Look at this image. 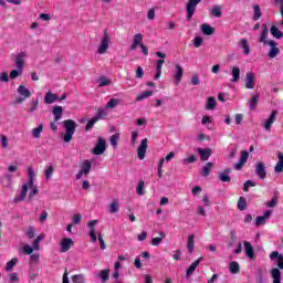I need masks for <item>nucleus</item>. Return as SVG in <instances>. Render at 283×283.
I'll return each mask as SVG.
<instances>
[{
    "mask_svg": "<svg viewBox=\"0 0 283 283\" xmlns=\"http://www.w3.org/2000/svg\"><path fill=\"white\" fill-rule=\"evenodd\" d=\"M211 167H213V163H207L202 170H201V176H203V178H207V176H209V174H211Z\"/></svg>",
    "mask_w": 283,
    "mask_h": 283,
    "instance_id": "obj_41",
    "label": "nucleus"
},
{
    "mask_svg": "<svg viewBox=\"0 0 283 283\" xmlns=\"http://www.w3.org/2000/svg\"><path fill=\"white\" fill-rule=\"evenodd\" d=\"M1 83H10V77L8 76V72L0 73Z\"/></svg>",
    "mask_w": 283,
    "mask_h": 283,
    "instance_id": "obj_60",
    "label": "nucleus"
},
{
    "mask_svg": "<svg viewBox=\"0 0 283 283\" xmlns=\"http://www.w3.org/2000/svg\"><path fill=\"white\" fill-rule=\"evenodd\" d=\"M239 211H247V198L240 197L238 201Z\"/></svg>",
    "mask_w": 283,
    "mask_h": 283,
    "instance_id": "obj_44",
    "label": "nucleus"
},
{
    "mask_svg": "<svg viewBox=\"0 0 283 283\" xmlns=\"http://www.w3.org/2000/svg\"><path fill=\"white\" fill-rule=\"evenodd\" d=\"M119 104H120V99L112 98L108 103H106L105 109H114Z\"/></svg>",
    "mask_w": 283,
    "mask_h": 283,
    "instance_id": "obj_39",
    "label": "nucleus"
},
{
    "mask_svg": "<svg viewBox=\"0 0 283 283\" xmlns=\"http://www.w3.org/2000/svg\"><path fill=\"white\" fill-rule=\"evenodd\" d=\"M25 59H28V52L21 51L15 55V67L18 70H25Z\"/></svg>",
    "mask_w": 283,
    "mask_h": 283,
    "instance_id": "obj_9",
    "label": "nucleus"
},
{
    "mask_svg": "<svg viewBox=\"0 0 283 283\" xmlns=\"http://www.w3.org/2000/svg\"><path fill=\"white\" fill-rule=\"evenodd\" d=\"M255 87V74L248 72L245 74V90H253Z\"/></svg>",
    "mask_w": 283,
    "mask_h": 283,
    "instance_id": "obj_15",
    "label": "nucleus"
},
{
    "mask_svg": "<svg viewBox=\"0 0 283 283\" xmlns=\"http://www.w3.org/2000/svg\"><path fill=\"white\" fill-rule=\"evenodd\" d=\"M107 50H109V33L104 31V35L101 40L99 45L97 46V54H107Z\"/></svg>",
    "mask_w": 283,
    "mask_h": 283,
    "instance_id": "obj_7",
    "label": "nucleus"
},
{
    "mask_svg": "<svg viewBox=\"0 0 283 283\" xmlns=\"http://www.w3.org/2000/svg\"><path fill=\"white\" fill-rule=\"evenodd\" d=\"M266 207L270 209H273L274 207H277V192H275L274 197L272 198L271 201L266 202Z\"/></svg>",
    "mask_w": 283,
    "mask_h": 283,
    "instance_id": "obj_52",
    "label": "nucleus"
},
{
    "mask_svg": "<svg viewBox=\"0 0 283 283\" xmlns=\"http://www.w3.org/2000/svg\"><path fill=\"white\" fill-rule=\"evenodd\" d=\"M19 274H17V272H13L9 275L10 283H19Z\"/></svg>",
    "mask_w": 283,
    "mask_h": 283,
    "instance_id": "obj_57",
    "label": "nucleus"
},
{
    "mask_svg": "<svg viewBox=\"0 0 283 283\" xmlns=\"http://www.w3.org/2000/svg\"><path fill=\"white\" fill-rule=\"evenodd\" d=\"M200 262H202V258H199L198 260H196L195 262H192L189 268L186 271V277H190L193 275L196 269H198V266H200Z\"/></svg>",
    "mask_w": 283,
    "mask_h": 283,
    "instance_id": "obj_19",
    "label": "nucleus"
},
{
    "mask_svg": "<svg viewBox=\"0 0 283 283\" xmlns=\"http://www.w3.org/2000/svg\"><path fill=\"white\" fill-rule=\"evenodd\" d=\"M96 277H98V280H101L102 283L109 282V269L101 270L96 274Z\"/></svg>",
    "mask_w": 283,
    "mask_h": 283,
    "instance_id": "obj_24",
    "label": "nucleus"
},
{
    "mask_svg": "<svg viewBox=\"0 0 283 283\" xmlns=\"http://www.w3.org/2000/svg\"><path fill=\"white\" fill-rule=\"evenodd\" d=\"M196 239V235H193V234H190L189 237H188V243H187V247H188V249H193V244H195V240Z\"/></svg>",
    "mask_w": 283,
    "mask_h": 283,
    "instance_id": "obj_61",
    "label": "nucleus"
},
{
    "mask_svg": "<svg viewBox=\"0 0 283 283\" xmlns=\"http://www.w3.org/2000/svg\"><path fill=\"white\" fill-rule=\"evenodd\" d=\"M99 87H107V85H112V81L105 76H101L98 80Z\"/></svg>",
    "mask_w": 283,
    "mask_h": 283,
    "instance_id": "obj_50",
    "label": "nucleus"
},
{
    "mask_svg": "<svg viewBox=\"0 0 283 283\" xmlns=\"http://www.w3.org/2000/svg\"><path fill=\"white\" fill-rule=\"evenodd\" d=\"M28 174H29V188L31 189L29 193V200H32V198H34L39 193V188L34 186V168L29 167Z\"/></svg>",
    "mask_w": 283,
    "mask_h": 283,
    "instance_id": "obj_3",
    "label": "nucleus"
},
{
    "mask_svg": "<svg viewBox=\"0 0 283 283\" xmlns=\"http://www.w3.org/2000/svg\"><path fill=\"white\" fill-rule=\"evenodd\" d=\"M23 74V69L17 67V70H12L9 74V77L11 81H14V78H18V76H21Z\"/></svg>",
    "mask_w": 283,
    "mask_h": 283,
    "instance_id": "obj_43",
    "label": "nucleus"
},
{
    "mask_svg": "<svg viewBox=\"0 0 283 283\" xmlns=\"http://www.w3.org/2000/svg\"><path fill=\"white\" fill-rule=\"evenodd\" d=\"M53 174H54V166H52V164H49V166L44 169L45 180H50Z\"/></svg>",
    "mask_w": 283,
    "mask_h": 283,
    "instance_id": "obj_40",
    "label": "nucleus"
},
{
    "mask_svg": "<svg viewBox=\"0 0 283 283\" xmlns=\"http://www.w3.org/2000/svg\"><path fill=\"white\" fill-rule=\"evenodd\" d=\"M240 48H242L245 56H249L251 54V46H249V42L247 41V39H242L240 41Z\"/></svg>",
    "mask_w": 283,
    "mask_h": 283,
    "instance_id": "obj_30",
    "label": "nucleus"
},
{
    "mask_svg": "<svg viewBox=\"0 0 283 283\" xmlns=\"http://www.w3.org/2000/svg\"><path fill=\"white\" fill-rule=\"evenodd\" d=\"M81 220H83V214L81 213L73 214V224H81Z\"/></svg>",
    "mask_w": 283,
    "mask_h": 283,
    "instance_id": "obj_59",
    "label": "nucleus"
},
{
    "mask_svg": "<svg viewBox=\"0 0 283 283\" xmlns=\"http://www.w3.org/2000/svg\"><path fill=\"white\" fill-rule=\"evenodd\" d=\"M96 123H98V120L95 117L91 118L86 124V132L92 130Z\"/></svg>",
    "mask_w": 283,
    "mask_h": 283,
    "instance_id": "obj_54",
    "label": "nucleus"
},
{
    "mask_svg": "<svg viewBox=\"0 0 283 283\" xmlns=\"http://www.w3.org/2000/svg\"><path fill=\"white\" fill-rule=\"evenodd\" d=\"M62 125L65 129V135L63 136V140L64 143H71L76 132V127H77L76 122H74V119H66L63 122Z\"/></svg>",
    "mask_w": 283,
    "mask_h": 283,
    "instance_id": "obj_2",
    "label": "nucleus"
},
{
    "mask_svg": "<svg viewBox=\"0 0 283 283\" xmlns=\"http://www.w3.org/2000/svg\"><path fill=\"white\" fill-rule=\"evenodd\" d=\"M56 101H59V96L52 93V91L46 92V94L44 95L45 105H52V103H56Z\"/></svg>",
    "mask_w": 283,
    "mask_h": 283,
    "instance_id": "obj_22",
    "label": "nucleus"
},
{
    "mask_svg": "<svg viewBox=\"0 0 283 283\" xmlns=\"http://www.w3.org/2000/svg\"><path fill=\"white\" fill-rule=\"evenodd\" d=\"M38 107H39V98H35L32 102L31 108L29 109L30 114H34V112H36Z\"/></svg>",
    "mask_w": 283,
    "mask_h": 283,
    "instance_id": "obj_58",
    "label": "nucleus"
},
{
    "mask_svg": "<svg viewBox=\"0 0 283 283\" xmlns=\"http://www.w3.org/2000/svg\"><path fill=\"white\" fill-rule=\"evenodd\" d=\"M268 38H269V27L266 24H262L259 43H263V45H270V51L268 53V56L270 59H275V56L280 54V48H277V42H275V40H266Z\"/></svg>",
    "mask_w": 283,
    "mask_h": 283,
    "instance_id": "obj_1",
    "label": "nucleus"
},
{
    "mask_svg": "<svg viewBox=\"0 0 283 283\" xmlns=\"http://www.w3.org/2000/svg\"><path fill=\"white\" fill-rule=\"evenodd\" d=\"M275 120H277V111H272L270 117L263 124L265 132H271V127H273Z\"/></svg>",
    "mask_w": 283,
    "mask_h": 283,
    "instance_id": "obj_10",
    "label": "nucleus"
},
{
    "mask_svg": "<svg viewBox=\"0 0 283 283\" xmlns=\"http://www.w3.org/2000/svg\"><path fill=\"white\" fill-rule=\"evenodd\" d=\"M119 139H120V133H116L111 136L109 143H111L112 147H114V149H116L118 147Z\"/></svg>",
    "mask_w": 283,
    "mask_h": 283,
    "instance_id": "obj_36",
    "label": "nucleus"
},
{
    "mask_svg": "<svg viewBox=\"0 0 283 283\" xmlns=\"http://www.w3.org/2000/svg\"><path fill=\"white\" fill-rule=\"evenodd\" d=\"M258 103H260V94L252 95V97L249 101L250 109L252 112H255V109L258 107Z\"/></svg>",
    "mask_w": 283,
    "mask_h": 283,
    "instance_id": "obj_28",
    "label": "nucleus"
},
{
    "mask_svg": "<svg viewBox=\"0 0 283 283\" xmlns=\"http://www.w3.org/2000/svg\"><path fill=\"white\" fill-rule=\"evenodd\" d=\"M253 10H254V15H253L254 21H260V19L262 18V9H260V6L255 4L253 7Z\"/></svg>",
    "mask_w": 283,
    "mask_h": 283,
    "instance_id": "obj_45",
    "label": "nucleus"
},
{
    "mask_svg": "<svg viewBox=\"0 0 283 283\" xmlns=\"http://www.w3.org/2000/svg\"><path fill=\"white\" fill-rule=\"evenodd\" d=\"M202 0H188L186 4V14L188 21H191L193 19V14H196V8H198V4L201 3Z\"/></svg>",
    "mask_w": 283,
    "mask_h": 283,
    "instance_id": "obj_6",
    "label": "nucleus"
},
{
    "mask_svg": "<svg viewBox=\"0 0 283 283\" xmlns=\"http://www.w3.org/2000/svg\"><path fill=\"white\" fill-rule=\"evenodd\" d=\"M229 269H230V273H232L234 275L240 273V264H238V262H235V261H232L230 263Z\"/></svg>",
    "mask_w": 283,
    "mask_h": 283,
    "instance_id": "obj_42",
    "label": "nucleus"
},
{
    "mask_svg": "<svg viewBox=\"0 0 283 283\" xmlns=\"http://www.w3.org/2000/svg\"><path fill=\"white\" fill-rule=\"evenodd\" d=\"M28 187L29 184L22 185L20 195L14 197V202H23V200H25V196H28Z\"/></svg>",
    "mask_w": 283,
    "mask_h": 283,
    "instance_id": "obj_23",
    "label": "nucleus"
},
{
    "mask_svg": "<svg viewBox=\"0 0 283 283\" xmlns=\"http://www.w3.org/2000/svg\"><path fill=\"white\" fill-rule=\"evenodd\" d=\"M81 171L84 172V176H90V171H92V161L85 159L81 165Z\"/></svg>",
    "mask_w": 283,
    "mask_h": 283,
    "instance_id": "obj_26",
    "label": "nucleus"
},
{
    "mask_svg": "<svg viewBox=\"0 0 283 283\" xmlns=\"http://www.w3.org/2000/svg\"><path fill=\"white\" fill-rule=\"evenodd\" d=\"M20 255H30V262H39V252H35L34 249H23L20 252Z\"/></svg>",
    "mask_w": 283,
    "mask_h": 283,
    "instance_id": "obj_16",
    "label": "nucleus"
},
{
    "mask_svg": "<svg viewBox=\"0 0 283 283\" xmlns=\"http://www.w3.org/2000/svg\"><path fill=\"white\" fill-rule=\"evenodd\" d=\"M153 94L154 91H145L136 97V101H145V98H149V96H153Z\"/></svg>",
    "mask_w": 283,
    "mask_h": 283,
    "instance_id": "obj_49",
    "label": "nucleus"
},
{
    "mask_svg": "<svg viewBox=\"0 0 283 283\" xmlns=\"http://www.w3.org/2000/svg\"><path fill=\"white\" fill-rule=\"evenodd\" d=\"M43 242V234L38 235V238L33 241V245L25 244L22 249H39V244Z\"/></svg>",
    "mask_w": 283,
    "mask_h": 283,
    "instance_id": "obj_31",
    "label": "nucleus"
},
{
    "mask_svg": "<svg viewBox=\"0 0 283 283\" xmlns=\"http://www.w3.org/2000/svg\"><path fill=\"white\" fill-rule=\"evenodd\" d=\"M108 209H109V213H118V209H119L118 199H113L108 206Z\"/></svg>",
    "mask_w": 283,
    "mask_h": 283,
    "instance_id": "obj_33",
    "label": "nucleus"
},
{
    "mask_svg": "<svg viewBox=\"0 0 283 283\" xmlns=\"http://www.w3.org/2000/svg\"><path fill=\"white\" fill-rule=\"evenodd\" d=\"M74 241L71 238H64L61 242V249H72Z\"/></svg>",
    "mask_w": 283,
    "mask_h": 283,
    "instance_id": "obj_34",
    "label": "nucleus"
},
{
    "mask_svg": "<svg viewBox=\"0 0 283 283\" xmlns=\"http://www.w3.org/2000/svg\"><path fill=\"white\" fill-rule=\"evenodd\" d=\"M250 187H255V182H253V180H247L243 184V191L249 192Z\"/></svg>",
    "mask_w": 283,
    "mask_h": 283,
    "instance_id": "obj_56",
    "label": "nucleus"
},
{
    "mask_svg": "<svg viewBox=\"0 0 283 283\" xmlns=\"http://www.w3.org/2000/svg\"><path fill=\"white\" fill-rule=\"evenodd\" d=\"M211 17H217V19H220L222 17V8L220 6H216L210 10Z\"/></svg>",
    "mask_w": 283,
    "mask_h": 283,
    "instance_id": "obj_38",
    "label": "nucleus"
},
{
    "mask_svg": "<svg viewBox=\"0 0 283 283\" xmlns=\"http://www.w3.org/2000/svg\"><path fill=\"white\" fill-rule=\"evenodd\" d=\"M271 277L273 280L272 283H282V271L280 269L274 268L271 270Z\"/></svg>",
    "mask_w": 283,
    "mask_h": 283,
    "instance_id": "obj_21",
    "label": "nucleus"
},
{
    "mask_svg": "<svg viewBox=\"0 0 283 283\" xmlns=\"http://www.w3.org/2000/svg\"><path fill=\"white\" fill-rule=\"evenodd\" d=\"M143 44V34L136 33L133 38V43L129 46L130 52H135V50H138Z\"/></svg>",
    "mask_w": 283,
    "mask_h": 283,
    "instance_id": "obj_11",
    "label": "nucleus"
},
{
    "mask_svg": "<svg viewBox=\"0 0 283 283\" xmlns=\"http://www.w3.org/2000/svg\"><path fill=\"white\" fill-rule=\"evenodd\" d=\"M200 159L203 161L209 160V158H211V155L213 154V150L211 148H198L197 149Z\"/></svg>",
    "mask_w": 283,
    "mask_h": 283,
    "instance_id": "obj_18",
    "label": "nucleus"
},
{
    "mask_svg": "<svg viewBox=\"0 0 283 283\" xmlns=\"http://www.w3.org/2000/svg\"><path fill=\"white\" fill-rule=\"evenodd\" d=\"M229 174H231V168H226L219 174V180L221 182H231V177L229 176Z\"/></svg>",
    "mask_w": 283,
    "mask_h": 283,
    "instance_id": "obj_25",
    "label": "nucleus"
},
{
    "mask_svg": "<svg viewBox=\"0 0 283 283\" xmlns=\"http://www.w3.org/2000/svg\"><path fill=\"white\" fill-rule=\"evenodd\" d=\"M184 74H185V69L180 64L175 65L174 78H175L176 85H180V81H182Z\"/></svg>",
    "mask_w": 283,
    "mask_h": 283,
    "instance_id": "obj_17",
    "label": "nucleus"
},
{
    "mask_svg": "<svg viewBox=\"0 0 283 283\" xmlns=\"http://www.w3.org/2000/svg\"><path fill=\"white\" fill-rule=\"evenodd\" d=\"M136 191H137L138 196H145V181L144 180L138 181Z\"/></svg>",
    "mask_w": 283,
    "mask_h": 283,
    "instance_id": "obj_47",
    "label": "nucleus"
},
{
    "mask_svg": "<svg viewBox=\"0 0 283 283\" xmlns=\"http://www.w3.org/2000/svg\"><path fill=\"white\" fill-rule=\"evenodd\" d=\"M145 76V71L138 66L136 70V78H143Z\"/></svg>",
    "mask_w": 283,
    "mask_h": 283,
    "instance_id": "obj_63",
    "label": "nucleus"
},
{
    "mask_svg": "<svg viewBox=\"0 0 283 283\" xmlns=\"http://www.w3.org/2000/svg\"><path fill=\"white\" fill-rule=\"evenodd\" d=\"M270 259L274 264H276V266H279V269H281V271H283V255L280 254V252L277 251L272 252L270 254Z\"/></svg>",
    "mask_w": 283,
    "mask_h": 283,
    "instance_id": "obj_14",
    "label": "nucleus"
},
{
    "mask_svg": "<svg viewBox=\"0 0 283 283\" xmlns=\"http://www.w3.org/2000/svg\"><path fill=\"white\" fill-rule=\"evenodd\" d=\"M106 150H107V142L105 140V138L99 137L97 139L95 147L92 149V154L94 156H103V154H105Z\"/></svg>",
    "mask_w": 283,
    "mask_h": 283,
    "instance_id": "obj_5",
    "label": "nucleus"
},
{
    "mask_svg": "<svg viewBox=\"0 0 283 283\" xmlns=\"http://www.w3.org/2000/svg\"><path fill=\"white\" fill-rule=\"evenodd\" d=\"M72 282L73 283H85L86 279L84 274H75L72 276Z\"/></svg>",
    "mask_w": 283,
    "mask_h": 283,
    "instance_id": "obj_48",
    "label": "nucleus"
},
{
    "mask_svg": "<svg viewBox=\"0 0 283 283\" xmlns=\"http://www.w3.org/2000/svg\"><path fill=\"white\" fill-rule=\"evenodd\" d=\"M231 76H232V83H238V81H240V67L239 66H232Z\"/></svg>",
    "mask_w": 283,
    "mask_h": 283,
    "instance_id": "obj_32",
    "label": "nucleus"
},
{
    "mask_svg": "<svg viewBox=\"0 0 283 283\" xmlns=\"http://www.w3.org/2000/svg\"><path fill=\"white\" fill-rule=\"evenodd\" d=\"M198 160L196 155H190L188 158L184 159V165H191Z\"/></svg>",
    "mask_w": 283,
    "mask_h": 283,
    "instance_id": "obj_55",
    "label": "nucleus"
},
{
    "mask_svg": "<svg viewBox=\"0 0 283 283\" xmlns=\"http://www.w3.org/2000/svg\"><path fill=\"white\" fill-rule=\"evenodd\" d=\"M202 34H206V36H211L212 34H216V28L211 27V24L203 23L200 25Z\"/></svg>",
    "mask_w": 283,
    "mask_h": 283,
    "instance_id": "obj_20",
    "label": "nucleus"
},
{
    "mask_svg": "<svg viewBox=\"0 0 283 283\" xmlns=\"http://www.w3.org/2000/svg\"><path fill=\"white\" fill-rule=\"evenodd\" d=\"M52 114L54 116V120L59 122L63 118V107L62 106H53Z\"/></svg>",
    "mask_w": 283,
    "mask_h": 283,
    "instance_id": "obj_27",
    "label": "nucleus"
},
{
    "mask_svg": "<svg viewBox=\"0 0 283 283\" xmlns=\"http://www.w3.org/2000/svg\"><path fill=\"white\" fill-rule=\"evenodd\" d=\"M17 262H19V260H17L15 258L9 261L6 265V271H9V272L12 271V269L17 266Z\"/></svg>",
    "mask_w": 283,
    "mask_h": 283,
    "instance_id": "obj_53",
    "label": "nucleus"
},
{
    "mask_svg": "<svg viewBox=\"0 0 283 283\" xmlns=\"http://www.w3.org/2000/svg\"><path fill=\"white\" fill-rule=\"evenodd\" d=\"M148 147L149 140L147 138L142 139L140 145L137 148V157L139 158V160H145Z\"/></svg>",
    "mask_w": 283,
    "mask_h": 283,
    "instance_id": "obj_8",
    "label": "nucleus"
},
{
    "mask_svg": "<svg viewBox=\"0 0 283 283\" xmlns=\"http://www.w3.org/2000/svg\"><path fill=\"white\" fill-rule=\"evenodd\" d=\"M255 174L260 180L266 178V166L262 161L255 164Z\"/></svg>",
    "mask_w": 283,
    "mask_h": 283,
    "instance_id": "obj_13",
    "label": "nucleus"
},
{
    "mask_svg": "<svg viewBox=\"0 0 283 283\" xmlns=\"http://www.w3.org/2000/svg\"><path fill=\"white\" fill-rule=\"evenodd\" d=\"M43 133V124H40L38 127L32 129V137L35 139L41 138V134Z\"/></svg>",
    "mask_w": 283,
    "mask_h": 283,
    "instance_id": "obj_37",
    "label": "nucleus"
},
{
    "mask_svg": "<svg viewBox=\"0 0 283 283\" xmlns=\"http://www.w3.org/2000/svg\"><path fill=\"white\" fill-rule=\"evenodd\" d=\"M270 32H271L272 36H274V39H283V32L280 31V29H277V27L272 25L270 28Z\"/></svg>",
    "mask_w": 283,
    "mask_h": 283,
    "instance_id": "obj_35",
    "label": "nucleus"
},
{
    "mask_svg": "<svg viewBox=\"0 0 283 283\" xmlns=\"http://www.w3.org/2000/svg\"><path fill=\"white\" fill-rule=\"evenodd\" d=\"M206 109H210V111L216 109V97H208Z\"/></svg>",
    "mask_w": 283,
    "mask_h": 283,
    "instance_id": "obj_46",
    "label": "nucleus"
},
{
    "mask_svg": "<svg viewBox=\"0 0 283 283\" xmlns=\"http://www.w3.org/2000/svg\"><path fill=\"white\" fill-rule=\"evenodd\" d=\"M277 159H279V161L276 163V165L274 167V172L282 174V171H283V154L282 153L277 154Z\"/></svg>",
    "mask_w": 283,
    "mask_h": 283,
    "instance_id": "obj_29",
    "label": "nucleus"
},
{
    "mask_svg": "<svg viewBox=\"0 0 283 283\" xmlns=\"http://www.w3.org/2000/svg\"><path fill=\"white\" fill-rule=\"evenodd\" d=\"M27 237L32 239L34 238V227H29L27 230Z\"/></svg>",
    "mask_w": 283,
    "mask_h": 283,
    "instance_id": "obj_64",
    "label": "nucleus"
},
{
    "mask_svg": "<svg viewBox=\"0 0 283 283\" xmlns=\"http://www.w3.org/2000/svg\"><path fill=\"white\" fill-rule=\"evenodd\" d=\"M19 97L15 98L14 103L15 105H21V103H24L27 98H30L32 96V92L25 87V85H20L17 90Z\"/></svg>",
    "mask_w": 283,
    "mask_h": 283,
    "instance_id": "obj_4",
    "label": "nucleus"
},
{
    "mask_svg": "<svg viewBox=\"0 0 283 283\" xmlns=\"http://www.w3.org/2000/svg\"><path fill=\"white\" fill-rule=\"evenodd\" d=\"M202 38H200V36H196L195 39H193V45H195V48H200L201 45H202Z\"/></svg>",
    "mask_w": 283,
    "mask_h": 283,
    "instance_id": "obj_62",
    "label": "nucleus"
},
{
    "mask_svg": "<svg viewBox=\"0 0 283 283\" xmlns=\"http://www.w3.org/2000/svg\"><path fill=\"white\" fill-rule=\"evenodd\" d=\"M106 116H107L106 111L103 109V108H98V109H97V113H96V115H95V118H96L97 120H104V118H105Z\"/></svg>",
    "mask_w": 283,
    "mask_h": 283,
    "instance_id": "obj_51",
    "label": "nucleus"
},
{
    "mask_svg": "<svg viewBox=\"0 0 283 283\" xmlns=\"http://www.w3.org/2000/svg\"><path fill=\"white\" fill-rule=\"evenodd\" d=\"M273 216V210H266L263 216H259L255 219V227H262V224H266V220H269Z\"/></svg>",
    "mask_w": 283,
    "mask_h": 283,
    "instance_id": "obj_12",
    "label": "nucleus"
}]
</instances>
